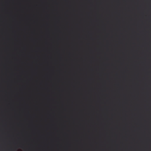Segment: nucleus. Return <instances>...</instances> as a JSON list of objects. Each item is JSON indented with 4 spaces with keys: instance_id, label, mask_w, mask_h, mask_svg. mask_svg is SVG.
Here are the masks:
<instances>
[{
    "instance_id": "nucleus-1",
    "label": "nucleus",
    "mask_w": 151,
    "mask_h": 151,
    "mask_svg": "<svg viewBox=\"0 0 151 151\" xmlns=\"http://www.w3.org/2000/svg\"><path fill=\"white\" fill-rule=\"evenodd\" d=\"M0 76H4V75H0Z\"/></svg>"
}]
</instances>
